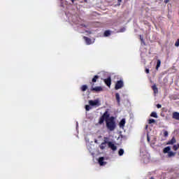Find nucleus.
<instances>
[{
  "instance_id": "obj_20",
  "label": "nucleus",
  "mask_w": 179,
  "mask_h": 179,
  "mask_svg": "<svg viewBox=\"0 0 179 179\" xmlns=\"http://www.w3.org/2000/svg\"><path fill=\"white\" fill-rule=\"evenodd\" d=\"M118 155L119 156H122V155H124V149L120 148L118 151Z\"/></svg>"
},
{
  "instance_id": "obj_28",
  "label": "nucleus",
  "mask_w": 179,
  "mask_h": 179,
  "mask_svg": "<svg viewBox=\"0 0 179 179\" xmlns=\"http://www.w3.org/2000/svg\"><path fill=\"white\" fill-rule=\"evenodd\" d=\"M170 2V0H164V3H169Z\"/></svg>"
},
{
  "instance_id": "obj_13",
  "label": "nucleus",
  "mask_w": 179,
  "mask_h": 179,
  "mask_svg": "<svg viewBox=\"0 0 179 179\" xmlns=\"http://www.w3.org/2000/svg\"><path fill=\"white\" fill-rule=\"evenodd\" d=\"M83 38L85 41L86 44H87V45H90V44H92V39H90V38L84 36Z\"/></svg>"
},
{
  "instance_id": "obj_11",
  "label": "nucleus",
  "mask_w": 179,
  "mask_h": 179,
  "mask_svg": "<svg viewBox=\"0 0 179 179\" xmlns=\"http://www.w3.org/2000/svg\"><path fill=\"white\" fill-rule=\"evenodd\" d=\"M115 99H116V101L118 104V106L121 105V98L120 97V94L119 93H116L115 94Z\"/></svg>"
},
{
  "instance_id": "obj_3",
  "label": "nucleus",
  "mask_w": 179,
  "mask_h": 179,
  "mask_svg": "<svg viewBox=\"0 0 179 179\" xmlns=\"http://www.w3.org/2000/svg\"><path fill=\"white\" fill-rule=\"evenodd\" d=\"M171 148H170V146H167V147L164 148L163 152L164 153H168V156L169 157H173L176 156L177 152H173V151H171Z\"/></svg>"
},
{
  "instance_id": "obj_2",
  "label": "nucleus",
  "mask_w": 179,
  "mask_h": 179,
  "mask_svg": "<svg viewBox=\"0 0 179 179\" xmlns=\"http://www.w3.org/2000/svg\"><path fill=\"white\" fill-rule=\"evenodd\" d=\"M100 76H94V78L92 79V82H90V85L92 86L91 87V92H96V93H99V92H103V87L98 86L94 87V83L97 82V79H99Z\"/></svg>"
},
{
  "instance_id": "obj_24",
  "label": "nucleus",
  "mask_w": 179,
  "mask_h": 179,
  "mask_svg": "<svg viewBox=\"0 0 179 179\" xmlns=\"http://www.w3.org/2000/svg\"><path fill=\"white\" fill-rule=\"evenodd\" d=\"M85 110H86V111H90V106L86 105L85 106Z\"/></svg>"
},
{
  "instance_id": "obj_36",
  "label": "nucleus",
  "mask_w": 179,
  "mask_h": 179,
  "mask_svg": "<svg viewBox=\"0 0 179 179\" xmlns=\"http://www.w3.org/2000/svg\"><path fill=\"white\" fill-rule=\"evenodd\" d=\"M60 1H64V0H60Z\"/></svg>"
},
{
  "instance_id": "obj_10",
  "label": "nucleus",
  "mask_w": 179,
  "mask_h": 179,
  "mask_svg": "<svg viewBox=\"0 0 179 179\" xmlns=\"http://www.w3.org/2000/svg\"><path fill=\"white\" fill-rule=\"evenodd\" d=\"M174 143H177V140L176 139V137H173L171 140H169L166 145H174Z\"/></svg>"
},
{
  "instance_id": "obj_27",
  "label": "nucleus",
  "mask_w": 179,
  "mask_h": 179,
  "mask_svg": "<svg viewBox=\"0 0 179 179\" xmlns=\"http://www.w3.org/2000/svg\"><path fill=\"white\" fill-rule=\"evenodd\" d=\"M157 108H162V105L158 103V104L157 105Z\"/></svg>"
},
{
  "instance_id": "obj_15",
  "label": "nucleus",
  "mask_w": 179,
  "mask_h": 179,
  "mask_svg": "<svg viewBox=\"0 0 179 179\" xmlns=\"http://www.w3.org/2000/svg\"><path fill=\"white\" fill-rule=\"evenodd\" d=\"M152 89L155 94L156 93H159V90L157 89V87L156 86V85H152Z\"/></svg>"
},
{
  "instance_id": "obj_34",
  "label": "nucleus",
  "mask_w": 179,
  "mask_h": 179,
  "mask_svg": "<svg viewBox=\"0 0 179 179\" xmlns=\"http://www.w3.org/2000/svg\"><path fill=\"white\" fill-rule=\"evenodd\" d=\"M150 179H155L154 177H151Z\"/></svg>"
},
{
  "instance_id": "obj_1",
  "label": "nucleus",
  "mask_w": 179,
  "mask_h": 179,
  "mask_svg": "<svg viewBox=\"0 0 179 179\" xmlns=\"http://www.w3.org/2000/svg\"><path fill=\"white\" fill-rule=\"evenodd\" d=\"M104 121H106L108 131H110V132L115 131V128H117L115 117L113 116L110 117V113H108V110H106L103 115L99 117L98 124H99V125H102V124H104Z\"/></svg>"
},
{
  "instance_id": "obj_25",
  "label": "nucleus",
  "mask_w": 179,
  "mask_h": 179,
  "mask_svg": "<svg viewBox=\"0 0 179 179\" xmlns=\"http://www.w3.org/2000/svg\"><path fill=\"white\" fill-rule=\"evenodd\" d=\"M164 136H165V138H167V136H169V131H165L164 132Z\"/></svg>"
},
{
  "instance_id": "obj_12",
  "label": "nucleus",
  "mask_w": 179,
  "mask_h": 179,
  "mask_svg": "<svg viewBox=\"0 0 179 179\" xmlns=\"http://www.w3.org/2000/svg\"><path fill=\"white\" fill-rule=\"evenodd\" d=\"M172 117L173 120H177L179 121V113L178 112H173L172 115Z\"/></svg>"
},
{
  "instance_id": "obj_14",
  "label": "nucleus",
  "mask_w": 179,
  "mask_h": 179,
  "mask_svg": "<svg viewBox=\"0 0 179 179\" xmlns=\"http://www.w3.org/2000/svg\"><path fill=\"white\" fill-rule=\"evenodd\" d=\"M120 127L122 128V127H125V119H122L119 123Z\"/></svg>"
},
{
  "instance_id": "obj_22",
  "label": "nucleus",
  "mask_w": 179,
  "mask_h": 179,
  "mask_svg": "<svg viewBox=\"0 0 179 179\" xmlns=\"http://www.w3.org/2000/svg\"><path fill=\"white\" fill-rule=\"evenodd\" d=\"M110 34L111 33L110 32V31H105L104 32L105 37H108V36H110Z\"/></svg>"
},
{
  "instance_id": "obj_16",
  "label": "nucleus",
  "mask_w": 179,
  "mask_h": 179,
  "mask_svg": "<svg viewBox=\"0 0 179 179\" xmlns=\"http://www.w3.org/2000/svg\"><path fill=\"white\" fill-rule=\"evenodd\" d=\"M160 65H162V61L160 59H158L157 61V66H156L157 71H159V68H160Z\"/></svg>"
},
{
  "instance_id": "obj_7",
  "label": "nucleus",
  "mask_w": 179,
  "mask_h": 179,
  "mask_svg": "<svg viewBox=\"0 0 179 179\" xmlns=\"http://www.w3.org/2000/svg\"><path fill=\"white\" fill-rule=\"evenodd\" d=\"M108 148H110V149L113 150V152H115V150H117V145H114V143H113V142L111 141H108Z\"/></svg>"
},
{
  "instance_id": "obj_8",
  "label": "nucleus",
  "mask_w": 179,
  "mask_h": 179,
  "mask_svg": "<svg viewBox=\"0 0 179 179\" xmlns=\"http://www.w3.org/2000/svg\"><path fill=\"white\" fill-rule=\"evenodd\" d=\"M103 81H104V83L106 85V86H108V87H110V86H111V77L110 76L104 79Z\"/></svg>"
},
{
  "instance_id": "obj_5",
  "label": "nucleus",
  "mask_w": 179,
  "mask_h": 179,
  "mask_svg": "<svg viewBox=\"0 0 179 179\" xmlns=\"http://www.w3.org/2000/svg\"><path fill=\"white\" fill-rule=\"evenodd\" d=\"M122 87H124V81L122 80L117 81L115 85V90H120V89H122Z\"/></svg>"
},
{
  "instance_id": "obj_9",
  "label": "nucleus",
  "mask_w": 179,
  "mask_h": 179,
  "mask_svg": "<svg viewBox=\"0 0 179 179\" xmlns=\"http://www.w3.org/2000/svg\"><path fill=\"white\" fill-rule=\"evenodd\" d=\"M105 158L104 157H99L98 159V162L99 166H105L107 163L106 162H104Z\"/></svg>"
},
{
  "instance_id": "obj_18",
  "label": "nucleus",
  "mask_w": 179,
  "mask_h": 179,
  "mask_svg": "<svg viewBox=\"0 0 179 179\" xmlns=\"http://www.w3.org/2000/svg\"><path fill=\"white\" fill-rule=\"evenodd\" d=\"M173 150H174V152H177L179 149V144L177 145H173V146L172 147Z\"/></svg>"
},
{
  "instance_id": "obj_32",
  "label": "nucleus",
  "mask_w": 179,
  "mask_h": 179,
  "mask_svg": "<svg viewBox=\"0 0 179 179\" xmlns=\"http://www.w3.org/2000/svg\"><path fill=\"white\" fill-rule=\"evenodd\" d=\"M118 3H121L122 2V0H117Z\"/></svg>"
},
{
  "instance_id": "obj_17",
  "label": "nucleus",
  "mask_w": 179,
  "mask_h": 179,
  "mask_svg": "<svg viewBox=\"0 0 179 179\" xmlns=\"http://www.w3.org/2000/svg\"><path fill=\"white\" fill-rule=\"evenodd\" d=\"M81 92H86L87 90V85H83L80 87Z\"/></svg>"
},
{
  "instance_id": "obj_21",
  "label": "nucleus",
  "mask_w": 179,
  "mask_h": 179,
  "mask_svg": "<svg viewBox=\"0 0 179 179\" xmlns=\"http://www.w3.org/2000/svg\"><path fill=\"white\" fill-rule=\"evenodd\" d=\"M150 117H153L154 118H157V113L156 112H152L150 114Z\"/></svg>"
},
{
  "instance_id": "obj_31",
  "label": "nucleus",
  "mask_w": 179,
  "mask_h": 179,
  "mask_svg": "<svg viewBox=\"0 0 179 179\" xmlns=\"http://www.w3.org/2000/svg\"><path fill=\"white\" fill-rule=\"evenodd\" d=\"M140 40H141V41H143V38L142 37V36H140Z\"/></svg>"
},
{
  "instance_id": "obj_6",
  "label": "nucleus",
  "mask_w": 179,
  "mask_h": 179,
  "mask_svg": "<svg viewBox=\"0 0 179 179\" xmlns=\"http://www.w3.org/2000/svg\"><path fill=\"white\" fill-rule=\"evenodd\" d=\"M89 104L90 106H92V107H94V106H96L99 107L101 106V103H100V101L99 99H95V100H90L89 101Z\"/></svg>"
},
{
  "instance_id": "obj_26",
  "label": "nucleus",
  "mask_w": 179,
  "mask_h": 179,
  "mask_svg": "<svg viewBox=\"0 0 179 179\" xmlns=\"http://www.w3.org/2000/svg\"><path fill=\"white\" fill-rule=\"evenodd\" d=\"M175 47H179V39H178L175 43Z\"/></svg>"
},
{
  "instance_id": "obj_19",
  "label": "nucleus",
  "mask_w": 179,
  "mask_h": 179,
  "mask_svg": "<svg viewBox=\"0 0 179 179\" xmlns=\"http://www.w3.org/2000/svg\"><path fill=\"white\" fill-rule=\"evenodd\" d=\"M150 161V157H145L144 159H143V162H144L145 164L149 163Z\"/></svg>"
},
{
  "instance_id": "obj_23",
  "label": "nucleus",
  "mask_w": 179,
  "mask_h": 179,
  "mask_svg": "<svg viewBox=\"0 0 179 179\" xmlns=\"http://www.w3.org/2000/svg\"><path fill=\"white\" fill-rule=\"evenodd\" d=\"M156 120L155 119H150L148 120V124H155Z\"/></svg>"
},
{
  "instance_id": "obj_33",
  "label": "nucleus",
  "mask_w": 179,
  "mask_h": 179,
  "mask_svg": "<svg viewBox=\"0 0 179 179\" xmlns=\"http://www.w3.org/2000/svg\"><path fill=\"white\" fill-rule=\"evenodd\" d=\"M71 2L73 3V2H75V0H71Z\"/></svg>"
},
{
  "instance_id": "obj_4",
  "label": "nucleus",
  "mask_w": 179,
  "mask_h": 179,
  "mask_svg": "<svg viewBox=\"0 0 179 179\" xmlns=\"http://www.w3.org/2000/svg\"><path fill=\"white\" fill-rule=\"evenodd\" d=\"M108 137H104L103 138V142L101 143L99 145V148L101 150H104L106 148H107V145H108Z\"/></svg>"
},
{
  "instance_id": "obj_29",
  "label": "nucleus",
  "mask_w": 179,
  "mask_h": 179,
  "mask_svg": "<svg viewBox=\"0 0 179 179\" xmlns=\"http://www.w3.org/2000/svg\"><path fill=\"white\" fill-rule=\"evenodd\" d=\"M147 141H148V142H150V137H149V136H148V137H147Z\"/></svg>"
},
{
  "instance_id": "obj_35",
  "label": "nucleus",
  "mask_w": 179,
  "mask_h": 179,
  "mask_svg": "<svg viewBox=\"0 0 179 179\" xmlns=\"http://www.w3.org/2000/svg\"><path fill=\"white\" fill-rule=\"evenodd\" d=\"M95 143H97V140L95 141Z\"/></svg>"
},
{
  "instance_id": "obj_30",
  "label": "nucleus",
  "mask_w": 179,
  "mask_h": 179,
  "mask_svg": "<svg viewBox=\"0 0 179 179\" xmlns=\"http://www.w3.org/2000/svg\"><path fill=\"white\" fill-rule=\"evenodd\" d=\"M150 71L149 69H145V73H149Z\"/></svg>"
}]
</instances>
